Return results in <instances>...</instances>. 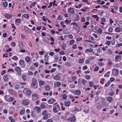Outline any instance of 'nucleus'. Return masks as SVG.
<instances>
[{"label":"nucleus","instance_id":"obj_1","mask_svg":"<svg viewBox=\"0 0 122 122\" xmlns=\"http://www.w3.org/2000/svg\"><path fill=\"white\" fill-rule=\"evenodd\" d=\"M53 105V112L55 113H57L61 109L60 106L57 103H55Z\"/></svg>","mask_w":122,"mask_h":122},{"label":"nucleus","instance_id":"obj_2","mask_svg":"<svg viewBox=\"0 0 122 122\" xmlns=\"http://www.w3.org/2000/svg\"><path fill=\"white\" fill-rule=\"evenodd\" d=\"M37 81L36 80L35 78H33L32 79L31 83L30 86L31 87L36 89L37 88V85L36 84Z\"/></svg>","mask_w":122,"mask_h":122},{"label":"nucleus","instance_id":"obj_3","mask_svg":"<svg viewBox=\"0 0 122 122\" xmlns=\"http://www.w3.org/2000/svg\"><path fill=\"white\" fill-rule=\"evenodd\" d=\"M42 115H43V119H46L50 117V114L46 110H44L42 113Z\"/></svg>","mask_w":122,"mask_h":122},{"label":"nucleus","instance_id":"obj_4","mask_svg":"<svg viewBox=\"0 0 122 122\" xmlns=\"http://www.w3.org/2000/svg\"><path fill=\"white\" fill-rule=\"evenodd\" d=\"M23 92L26 96L30 95L31 93L30 90L27 88H24L23 91Z\"/></svg>","mask_w":122,"mask_h":122},{"label":"nucleus","instance_id":"obj_5","mask_svg":"<svg viewBox=\"0 0 122 122\" xmlns=\"http://www.w3.org/2000/svg\"><path fill=\"white\" fill-rule=\"evenodd\" d=\"M30 101L28 99L23 100L22 102V104L25 106H27L30 103Z\"/></svg>","mask_w":122,"mask_h":122},{"label":"nucleus","instance_id":"obj_6","mask_svg":"<svg viewBox=\"0 0 122 122\" xmlns=\"http://www.w3.org/2000/svg\"><path fill=\"white\" fill-rule=\"evenodd\" d=\"M32 100L34 101H36L38 99V98L37 94L36 93L32 94Z\"/></svg>","mask_w":122,"mask_h":122},{"label":"nucleus","instance_id":"obj_7","mask_svg":"<svg viewBox=\"0 0 122 122\" xmlns=\"http://www.w3.org/2000/svg\"><path fill=\"white\" fill-rule=\"evenodd\" d=\"M15 70L16 71L18 72V74L19 76H20L21 75V70L20 67L17 66L15 68Z\"/></svg>","mask_w":122,"mask_h":122},{"label":"nucleus","instance_id":"obj_8","mask_svg":"<svg viewBox=\"0 0 122 122\" xmlns=\"http://www.w3.org/2000/svg\"><path fill=\"white\" fill-rule=\"evenodd\" d=\"M121 59V56L117 55L115 57V60L116 62L120 61Z\"/></svg>","mask_w":122,"mask_h":122},{"label":"nucleus","instance_id":"obj_9","mask_svg":"<svg viewBox=\"0 0 122 122\" xmlns=\"http://www.w3.org/2000/svg\"><path fill=\"white\" fill-rule=\"evenodd\" d=\"M76 119V118L75 117L73 116L67 119V121L68 122H74Z\"/></svg>","mask_w":122,"mask_h":122},{"label":"nucleus","instance_id":"obj_10","mask_svg":"<svg viewBox=\"0 0 122 122\" xmlns=\"http://www.w3.org/2000/svg\"><path fill=\"white\" fill-rule=\"evenodd\" d=\"M21 21V19L19 18L16 19L15 20V24L17 25L18 26L20 24L19 23Z\"/></svg>","mask_w":122,"mask_h":122},{"label":"nucleus","instance_id":"obj_11","mask_svg":"<svg viewBox=\"0 0 122 122\" xmlns=\"http://www.w3.org/2000/svg\"><path fill=\"white\" fill-rule=\"evenodd\" d=\"M61 85V83L59 81H56L54 84V86L55 87H60Z\"/></svg>","mask_w":122,"mask_h":122},{"label":"nucleus","instance_id":"obj_12","mask_svg":"<svg viewBox=\"0 0 122 122\" xmlns=\"http://www.w3.org/2000/svg\"><path fill=\"white\" fill-rule=\"evenodd\" d=\"M47 104L45 102L42 103L40 107L41 108H45L46 107Z\"/></svg>","mask_w":122,"mask_h":122},{"label":"nucleus","instance_id":"obj_13","mask_svg":"<svg viewBox=\"0 0 122 122\" xmlns=\"http://www.w3.org/2000/svg\"><path fill=\"white\" fill-rule=\"evenodd\" d=\"M4 79V80L5 81H8V76L6 74L3 77Z\"/></svg>","mask_w":122,"mask_h":122},{"label":"nucleus","instance_id":"obj_14","mask_svg":"<svg viewBox=\"0 0 122 122\" xmlns=\"http://www.w3.org/2000/svg\"><path fill=\"white\" fill-rule=\"evenodd\" d=\"M5 17L8 19H10L12 17V15L8 14H5L4 15Z\"/></svg>","mask_w":122,"mask_h":122},{"label":"nucleus","instance_id":"obj_15","mask_svg":"<svg viewBox=\"0 0 122 122\" xmlns=\"http://www.w3.org/2000/svg\"><path fill=\"white\" fill-rule=\"evenodd\" d=\"M55 101V100L52 98H51L48 101V103L50 104H52L54 103Z\"/></svg>","mask_w":122,"mask_h":122},{"label":"nucleus","instance_id":"obj_16","mask_svg":"<svg viewBox=\"0 0 122 122\" xmlns=\"http://www.w3.org/2000/svg\"><path fill=\"white\" fill-rule=\"evenodd\" d=\"M113 72H115V76H117L118 75V72L119 71L117 69H114L113 70Z\"/></svg>","mask_w":122,"mask_h":122},{"label":"nucleus","instance_id":"obj_17","mask_svg":"<svg viewBox=\"0 0 122 122\" xmlns=\"http://www.w3.org/2000/svg\"><path fill=\"white\" fill-rule=\"evenodd\" d=\"M115 22L119 26H122V21L116 20Z\"/></svg>","mask_w":122,"mask_h":122},{"label":"nucleus","instance_id":"obj_18","mask_svg":"<svg viewBox=\"0 0 122 122\" xmlns=\"http://www.w3.org/2000/svg\"><path fill=\"white\" fill-rule=\"evenodd\" d=\"M73 27L74 28L77 30H79L80 29L79 27L75 23H74L73 25Z\"/></svg>","mask_w":122,"mask_h":122},{"label":"nucleus","instance_id":"obj_19","mask_svg":"<svg viewBox=\"0 0 122 122\" xmlns=\"http://www.w3.org/2000/svg\"><path fill=\"white\" fill-rule=\"evenodd\" d=\"M68 10V12L70 13H72L74 12V10L72 8H69Z\"/></svg>","mask_w":122,"mask_h":122},{"label":"nucleus","instance_id":"obj_20","mask_svg":"<svg viewBox=\"0 0 122 122\" xmlns=\"http://www.w3.org/2000/svg\"><path fill=\"white\" fill-rule=\"evenodd\" d=\"M79 19V17L78 15H77L76 16L74 21L76 22L78 21Z\"/></svg>","mask_w":122,"mask_h":122},{"label":"nucleus","instance_id":"obj_21","mask_svg":"<svg viewBox=\"0 0 122 122\" xmlns=\"http://www.w3.org/2000/svg\"><path fill=\"white\" fill-rule=\"evenodd\" d=\"M74 94L77 95H80L81 94V91L79 90H76L75 91Z\"/></svg>","mask_w":122,"mask_h":122},{"label":"nucleus","instance_id":"obj_22","mask_svg":"<svg viewBox=\"0 0 122 122\" xmlns=\"http://www.w3.org/2000/svg\"><path fill=\"white\" fill-rule=\"evenodd\" d=\"M19 47L21 49H23V43L22 42H21V41L20 42Z\"/></svg>","mask_w":122,"mask_h":122},{"label":"nucleus","instance_id":"obj_23","mask_svg":"<svg viewBox=\"0 0 122 122\" xmlns=\"http://www.w3.org/2000/svg\"><path fill=\"white\" fill-rule=\"evenodd\" d=\"M70 105V102L68 101H67L65 103V105L66 107L69 106Z\"/></svg>","mask_w":122,"mask_h":122},{"label":"nucleus","instance_id":"obj_24","mask_svg":"<svg viewBox=\"0 0 122 122\" xmlns=\"http://www.w3.org/2000/svg\"><path fill=\"white\" fill-rule=\"evenodd\" d=\"M22 79L24 80H26V75L25 74H23L22 76Z\"/></svg>","mask_w":122,"mask_h":122},{"label":"nucleus","instance_id":"obj_25","mask_svg":"<svg viewBox=\"0 0 122 122\" xmlns=\"http://www.w3.org/2000/svg\"><path fill=\"white\" fill-rule=\"evenodd\" d=\"M45 61L46 62L48 61L49 59V56L47 55H45L44 56Z\"/></svg>","mask_w":122,"mask_h":122},{"label":"nucleus","instance_id":"obj_26","mask_svg":"<svg viewBox=\"0 0 122 122\" xmlns=\"http://www.w3.org/2000/svg\"><path fill=\"white\" fill-rule=\"evenodd\" d=\"M92 51L93 49L92 48L87 49H86L85 52V53H86V52H92Z\"/></svg>","mask_w":122,"mask_h":122},{"label":"nucleus","instance_id":"obj_27","mask_svg":"<svg viewBox=\"0 0 122 122\" xmlns=\"http://www.w3.org/2000/svg\"><path fill=\"white\" fill-rule=\"evenodd\" d=\"M35 109H36L37 111L39 112H40L41 111V109L40 107L38 106H36V107L34 108Z\"/></svg>","mask_w":122,"mask_h":122},{"label":"nucleus","instance_id":"obj_28","mask_svg":"<svg viewBox=\"0 0 122 122\" xmlns=\"http://www.w3.org/2000/svg\"><path fill=\"white\" fill-rule=\"evenodd\" d=\"M18 93L19 97H22V95L21 91H19Z\"/></svg>","mask_w":122,"mask_h":122},{"label":"nucleus","instance_id":"obj_29","mask_svg":"<svg viewBox=\"0 0 122 122\" xmlns=\"http://www.w3.org/2000/svg\"><path fill=\"white\" fill-rule=\"evenodd\" d=\"M97 107V109H99L100 108L102 107L101 105L99 103H97L96 104Z\"/></svg>","mask_w":122,"mask_h":122},{"label":"nucleus","instance_id":"obj_30","mask_svg":"<svg viewBox=\"0 0 122 122\" xmlns=\"http://www.w3.org/2000/svg\"><path fill=\"white\" fill-rule=\"evenodd\" d=\"M14 100V98L13 97H9L8 101V102H11Z\"/></svg>","mask_w":122,"mask_h":122},{"label":"nucleus","instance_id":"obj_31","mask_svg":"<svg viewBox=\"0 0 122 122\" xmlns=\"http://www.w3.org/2000/svg\"><path fill=\"white\" fill-rule=\"evenodd\" d=\"M24 61L23 60H20L19 61V64L21 65H23L24 63Z\"/></svg>","mask_w":122,"mask_h":122},{"label":"nucleus","instance_id":"obj_32","mask_svg":"<svg viewBox=\"0 0 122 122\" xmlns=\"http://www.w3.org/2000/svg\"><path fill=\"white\" fill-rule=\"evenodd\" d=\"M110 73V71H108L104 75L105 77H109V74Z\"/></svg>","mask_w":122,"mask_h":122},{"label":"nucleus","instance_id":"obj_33","mask_svg":"<svg viewBox=\"0 0 122 122\" xmlns=\"http://www.w3.org/2000/svg\"><path fill=\"white\" fill-rule=\"evenodd\" d=\"M9 119L11 122H15V120L11 117H10Z\"/></svg>","mask_w":122,"mask_h":122},{"label":"nucleus","instance_id":"obj_34","mask_svg":"<svg viewBox=\"0 0 122 122\" xmlns=\"http://www.w3.org/2000/svg\"><path fill=\"white\" fill-rule=\"evenodd\" d=\"M112 98L111 97H109L107 98V100L108 101L110 102L112 101Z\"/></svg>","mask_w":122,"mask_h":122},{"label":"nucleus","instance_id":"obj_35","mask_svg":"<svg viewBox=\"0 0 122 122\" xmlns=\"http://www.w3.org/2000/svg\"><path fill=\"white\" fill-rule=\"evenodd\" d=\"M120 29L119 27L116 28L115 29V31L116 32H120Z\"/></svg>","mask_w":122,"mask_h":122},{"label":"nucleus","instance_id":"obj_36","mask_svg":"<svg viewBox=\"0 0 122 122\" xmlns=\"http://www.w3.org/2000/svg\"><path fill=\"white\" fill-rule=\"evenodd\" d=\"M45 89L47 91H49L50 89V87L48 85H47L45 87Z\"/></svg>","mask_w":122,"mask_h":122},{"label":"nucleus","instance_id":"obj_37","mask_svg":"<svg viewBox=\"0 0 122 122\" xmlns=\"http://www.w3.org/2000/svg\"><path fill=\"white\" fill-rule=\"evenodd\" d=\"M23 16L25 18H26L28 19L29 17V15L27 14H24L23 15H22V16Z\"/></svg>","mask_w":122,"mask_h":122},{"label":"nucleus","instance_id":"obj_38","mask_svg":"<svg viewBox=\"0 0 122 122\" xmlns=\"http://www.w3.org/2000/svg\"><path fill=\"white\" fill-rule=\"evenodd\" d=\"M36 4V2H34L32 4H31L30 5V8H32V7L34 6H35Z\"/></svg>","mask_w":122,"mask_h":122},{"label":"nucleus","instance_id":"obj_39","mask_svg":"<svg viewBox=\"0 0 122 122\" xmlns=\"http://www.w3.org/2000/svg\"><path fill=\"white\" fill-rule=\"evenodd\" d=\"M60 76L59 75H56L54 77V79L56 80H58L60 79Z\"/></svg>","mask_w":122,"mask_h":122},{"label":"nucleus","instance_id":"obj_40","mask_svg":"<svg viewBox=\"0 0 122 122\" xmlns=\"http://www.w3.org/2000/svg\"><path fill=\"white\" fill-rule=\"evenodd\" d=\"M39 85L40 86V85H44L45 83L44 81H40L39 83Z\"/></svg>","mask_w":122,"mask_h":122},{"label":"nucleus","instance_id":"obj_41","mask_svg":"<svg viewBox=\"0 0 122 122\" xmlns=\"http://www.w3.org/2000/svg\"><path fill=\"white\" fill-rule=\"evenodd\" d=\"M3 5L5 7H6L8 5V3L6 2H4L3 3Z\"/></svg>","mask_w":122,"mask_h":122},{"label":"nucleus","instance_id":"obj_42","mask_svg":"<svg viewBox=\"0 0 122 122\" xmlns=\"http://www.w3.org/2000/svg\"><path fill=\"white\" fill-rule=\"evenodd\" d=\"M89 86L91 87L93 86L94 84V82H92L90 81L89 82Z\"/></svg>","mask_w":122,"mask_h":122},{"label":"nucleus","instance_id":"obj_43","mask_svg":"<svg viewBox=\"0 0 122 122\" xmlns=\"http://www.w3.org/2000/svg\"><path fill=\"white\" fill-rule=\"evenodd\" d=\"M65 65L68 66H71V63L67 61L65 63Z\"/></svg>","mask_w":122,"mask_h":122},{"label":"nucleus","instance_id":"obj_44","mask_svg":"<svg viewBox=\"0 0 122 122\" xmlns=\"http://www.w3.org/2000/svg\"><path fill=\"white\" fill-rule=\"evenodd\" d=\"M66 46V44L65 43H63L62 45V47L63 49L65 50Z\"/></svg>","mask_w":122,"mask_h":122},{"label":"nucleus","instance_id":"obj_45","mask_svg":"<svg viewBox=\"0 0 122 122\" xmlns=\"http://www.w3.org/2000/svg\"><path fill=\"white\" fill-rule=\"evenodd\" d=\"M25 60L27 62H29L30 61V59L28 57H26L25 58Z\"/></svg>","mask_w":122,"mask_h":122},{"label":"nucleus","instance_id":"obj_46","mask_svg":"<svg viewBox=\"0 0 122 122\" xmlns=\"http://www.w3.org/2000/svg\"><path fill=\"white\" fill-rule=\"evenodd\" d=\"M97 32L100 34H101L102 32V30L101 28H99L98 29Z\"/></svg>","mask_w":122,"mask_h":122},{"label":"nucleus","instance_id":"obj_47","mask_svg":"<svg viewBox=\"0 0 122 122\" xmlns=\"http://www.w3.org/2000/svg\"><path fill=\"white\" fill-rule=\"evenodd\" d=\"M81 5H82L81 4H78L77 5H75V8H76L79 9L81 7Z\"/></svg>","mask_w":122,"mask_h":122},{"label":"nucleus","instance_id":"obj_48","mask_svg":"<svg viewBox=\"0 0 122 122\" xmlns=\"http://www.w3.org/2000/svg\"><path fill=\"white\" fill-rule=\"evenodd\" d=\"M67 97V96L65 94L63 95L62 97V98L64 100L66 99Z\"/></svg>","mask_w":122,"mask_h":122},{"label":"nucleus","instance_id":"obj_49","mask_svg":"<svg viewBox=\"0 0 122 122\" xmlns=\"http://www.w3.org/2000/svg\"><path fill=\"white\" fill-rule=\"evenodd\" d=\"M4 97L6 101L8 102L9 98V96L7 95H6L4 96Z\"/></svg>","mask_w":122,"mask_h":122},{"label":"nucleus","instance_id":"obj_50","mask_svg":"<svg viewBox=\"0 0 122 122\" xmlns=\"http://www.w3.org/2000/svg\"><path fill=\"white\" fill-rule=\"evenodd\" d=\"M13 90L11 89H9L8 91L9 93L11 95H12L13 93Z\"/></svg>","mask_w":122,"mask_h":122},{"label":"nucleus","instance_id":"obj_51","mask_svg":"<svg viewBox=\"0 0 122 122\" xmlns=\"http://www.w3.org/2000/svg\"><path fill=\"white\" fill-rule=\"evenodd\" d=\"M122 46V43H120L117 44L116 45V47H120L121 46Z\"/></svg>","mask_w":122,"mask_h":122},{"label":"nucleus","instance_id":"obj_52","mask_svg":"<svg viewBox=\"0 0 122 122\" xmlns=\"http://www.w3.org/2000/svg\"><path fill=\"white\" fill-rule=\"evenodd\" d=\"M86 82V81L85 80L82 79L81 80L82 83L83 85H85Z\"/></svg>","mask_w":122,"mask_h":122},{"label":"nucleus","instance_id":"obj_53","mask_svg":"<svg viewBox=\"0 0 122 122\" xmlns=\"http://www.w3.org/2000/svg\"><path fill=\"white\" fill-rule=\"evenodd\" d=\"M71 20H70L69 21V20H65V22L67 24H69L71 22Z\"/></svg>","mask_w":122,"mask_h":122},{"label":"nucleus","instance_id":"obj_54","mask_svg":"<svg viewBox=\"0 0 122 122\" xmlns=\"http://www.w3.org/2000/svg\"><path fill=\"white\" fill-rule=\"evenodd\" d=\"M25 111L24 110H22L20 112V114L21 115H22L24 114Z\"/></svg>","mask_w":122,"mask_h":122},{"label":"nucleus","instance_id":"obj_55","mask_svg":"<svg viewBox=\"0 0 122 122\" xmlns=\"http://www.w3.org/2000/svg\"><path fill=\"white\" fill-rule=\"evenodd\" d=\"M12 59L13 60H16L18 59V57L16 56H15L13 57L12 58Z\"/></svg>","mask_w":122,"mask_h":122},{"label":"nucleus","instance_id":"obj_56","mask_svg":"<svg viewBox=\"0 0 122 122\" xmlns=\"http://www.w3.org/2000/svg\"><path fill=\"white\" fill-rule=\"evenodd\" d=\"M108 31L110 32H112L113 30V29L111 27H110L108 29Z\"/></svg>","mask_w":122,"mask_h":122},{"label":"nucleus","instance_id":"obj_57","mask_svg":"<svg viewBox=\"0 0 122 122\" xmlns=\"http://www.w3.org/2000/svg\"><path fill=\"white\" fill-rule=\"evenodd\" d=\"M84 61V59H80L79 61V63H80V64H82V63Z\"/></svg>","mask_w":122,"mask_h":122},{"label":"nucleus","instance_id":"obj_58","mask_svg":"<svg viewBox=\"0 0 122 122\" xmlns=\"http://www.w3.org/2000/svg\"><path fill=\"white\" fill-rule=\"evenodd\" d=\"M57 19L59 20H61L62 17L61 15H59L57 17Z\"/></svg>","mask_w":122,"mask_h":122},{"label":"nucleus","instance_id":"obj_59","mask_svg":"<svg viewBox=\"0 0 122 122\" xmlns=\"http://www.w3.org/2000/svg\"><path fill=\"white\" fill-rule=\"evenodd\" d=\"M74 42L75 41L73 40H72L70 41V44L72 45L74 43Z\"/></svg>","mask_w":122,"mask_h":122},{"label":"nucleus","instance_id":"obj_60","mask_svg":"<svg viewBox=\"0 0 122 122\" xmlns=\"http://www.w3.org/2000/svg\"><path fill=\"white\" fill-rule=\"evenodd\" d=\"M101 21L103 22H105L106 21L105 19L104 18H102L101 19Z\"/></svg>","mask_w":122,"mask_h":122},{"label":"nucleus","instance_id":"obj_61","mask_svg":"<svg viewBox=\"0 0 122 122\" xmlns=\"http://www.w3.org/2000/svg\"><path fill=\"white\" fill-rule=\"evenodd\" d=\"M82 39V37L77 38L76 39V41H81Z\"/></svg>","mask_w":122,"mask_h":122},{"label":"nucleus","instance_id":"obj_62","mask_svg":"<svg viewBox=\"0 0 122 122\" xmlns=\"http://www.w3.org/2000/svg\"><path fill=\"white\" fill-rule=\"evenodd\" d=\"M70 86L71 88H74L75 86V85L73 84H70Z\"/></svg>","mask_w":122,"mask_h":122},{"label":"nucleus","instance_id":"obj_63","mask_svg":"<svg viewBox=\"0 0 122 122\" xmlns=\"http://www.w3.org/2000/svg\"><path fill=\"white\" fill-rule=\"evenodd\" d=\"M60 54L61 55H64L65 54V52L61 50L60 51Z\"/></svg>","mask_w":122,"mask_h":122},{"label":"nucleus","instance_id":"obj_64","mask_svg":"<svg viewBox=\"0 0 122 122\" xmlns=\"http://www.w3.org/2000/svg\"><path fill=\"white\" fill-rule=\"evenodd\" d=\"M19 86L18 85H16L15 87V88L16 90L18 89L19 88Z\"/></svg>","mask_w":122,"mask_h":122}]
</instances>
